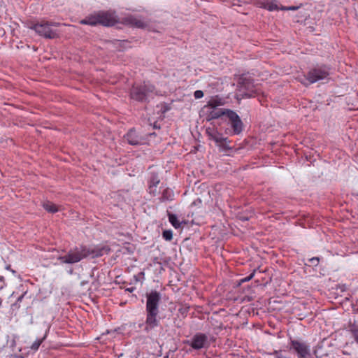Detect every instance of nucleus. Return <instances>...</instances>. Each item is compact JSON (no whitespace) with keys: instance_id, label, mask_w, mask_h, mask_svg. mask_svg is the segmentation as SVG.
<instances>
[{"instance_id":"obj_17","label":"nucleus","mask_w":358,"mask_h":358,"mask_svg":"<svg viewBox=\"0 0 358 358\" xmlns=\"http://www.w3.org/2000/svg\"><path fill=\"white\" fill-rule=\"evenodd\" d=\"M224 104L223 101L217 97L211 99L208 102L206 107L208 108H216L219 106H222Z\"/></svg>"},{"instance_id":"obj_5","label":"nucleus","mask_w":358,"mask_h":358,"mask_svg":"<svg viewBox=\"0 0 358 358\" xmlns=\"http://www.w3.org/2000/svg\"><path fill=\"white\" fill-rule=\"evenodd\" d=\"M329 76V69L325 66H317L307 73L306 80L309 84L315 83L319 80H324Z\"/></svg>"},{"instance_id":"obj_9","label":"nucleus","mask_w":358,"mask_h":358,"mask_svg":"<svg viewBox=\"0 0 358 358\" xmlns=\"http://www.w3.org/2000/svg\"><path fill=\"white\" fill-rule=\"evenodd\" d=\"M160 296L157 292H152L147 296V312H158V304Z\"/></svg>"},{"instance_id":"obj_32","label":"nucleus","mask_w":358,"mask_h":358,"mask_svg":"<svg viewBox=\"0 0 358 358\" xmlns=\"http://www.w3.org/2000/svg\"><path fill=\"white\" fill-rule=\"evenodd\" d=\"M278 9V6L277 5H274V4H271L268 6V10H277Z\"/></svg>"},{"instance_id":"obj_3","label":"nucleus","mask_w":358,"mask_h":358,"mask_svg":"<svg viewBox=\"0 0 358 358\" xmlns=\"http://www.w3.org/2000/svg\"><path fill=\"white\" fill-rule=\"evenodd\" d=\"M57 23L42 20L29 25L30 29L34 30L38 36L45 38H55L57 36V31L55 27Z\"/></svg>"},{"instance_id":"obj_6","label":"nucleus","mask_w":358,"mask_h":358,"mask_svg":"<svg viewBox=\"0 0 358 358\" xmlns=\"http://www.w3.org/2000/svg\"><path fill=\"white\" fill-rule=\"evenodd\" d=\"M229 120L233 134L238 135L243 131V124L238 116V115L234 110L230 109L227 110V115L225 116Z\"/></svg>"},{"instance_id":"obj_31","label":"nucleus","mask_w":358,"mask_h":358,"mask_svg":"<svg viewBox=\"0 0 358 358\" xmlns=\"http://www.w3.org/2000/svg\"><path fill=\"white\" fill-rule=\"evenodd\" d=\"M298 8V7H296V6H289V7H285V6H282L281 8V10H295Z\"/></svg>"},{"instance_id":"obj_35","label":"nucleus","mask_w":358,"mask_h":358,"mask_svg":"<svg viewBox=\"0 0 358 358\" xmlns=\"http://www.w3.org/2000/svg\"><path fill=\"white\" fill-rule=\"evenodd\" d=\"M354 338H355V341H356V342L357 343V344H358V334H357L356 336H354Z\"/></svg>"},{"instance_id":"obj_4","label":"nucleus","mask_w":358,"mask_h":358,"mask_svg":"<svg viewBox=\"0 0 358 358\" xmlns=\"http://www.w3.org/2000/svg\"><path fill=\"white\" fill-rule=\"evenodd\" d=\"M240 95L243 98L255 97L257 95V89L254 85V80L249 76L242 75L238 79Z\"/></svg>"},{"instance_id":"obj_12","label":"nucleus","mask_w":358,"mask_h":358,"mask_svg":"<svg viewBox=\"0 0 358 358\" xmlns=\"http://www.w3.org/2000/svg\"><path fill=\"white\" fill-rule=\"evenodd\" d=\"M123 23L138 28H143L145 27L146 23L141 18H138L134 16H129L123 20Z\"/></svg>"},{"instance_id":"obj_14","label":"nucleus","mask_w":358,"mask_h":358,"mask_svg":"<svg viewBox=\"0 0 358 358\" xmlns=\"http://www.w3.org/2000/svg\"><path fill=\"white\" fill-rule=\"evenodd\" d=\"M206 133L211 140H213L217 145L227 141V138L223 137L221 134L214 129H208Z\"/></svg>"},{"instance_id":"obj_20","label":"nucleus","mask_w":358,"mask_h":358,"mask_svg":"<svg viewBox=\"0 0 358 358\" xmlns=\"http://www.w3.org/2000/svg\"><path fill=\"white\" fill-rule=\"evenodd\" d=\"M173 196V191L169 189H166L163 192L162 199L169 200V199H172Z\"/></svg>"},{"instance_id":"obj_7","label":"nucleus","mask_w":358,"mask_h":358,"mask_svg":"<svg viewBox=\"0 0 358 358\" xmlns=\"http://www.w3.org/2000/svg\"><path fill=\"white\" fill-rule=\"evenodd\" d=\"M152 90L153 87L151 85L134 86L131 90L130 96L134 100L143 101L148 99L149 94L152 92Z\"/></svg>"},{"instance_id":"obj_11","label":"nucleus","mask_w":358,"mask_h":358,"mask_svg":"<svg viewBox=\"0 0 358 358\" xmlns=\"http://www.w3.org/2000/svg\"><path fill=\"white\" fill-rule=\"evenodd\" d=\"M125 138L127 142L134 145H143L145 143V141L143 138L139 136L135 130H130L126 135Z\"/></svg>"},{"instance_id":"obj_29","label":"nucleus","mask_w":358,"mask_h":358,"mask_svg":"<svg viewBox=\"0 0 358 358\" xmlns=\"http://www.w3.org/2000/svg\"><path fill=\"white\" fill-rule=\"evenodd\" d=\"M320 259L318 257H313L309 259V262L314 266H317L319 263Z\"/></svg>"},{"instance_id":"obj_33","label":"nucleus","mask_w":358,"mask_h":358,"mask_svg":"<svg viewBox=\"0 0 358 358\" xmlns=\"http://www.w3.org/2000/svg\"><path fill=\"white\" fill-rule=\"evenodd\" d=\"M239 220H241V221H248L249 220V217H247V216H245V215H240L239 216Z\"/></svg>"},{"instance_id":"obj_25","label":"nucleus","mask_w":358,"mask_h":358,"mask_svg":"<svg viewBox=\"0 0 358 358\" xmlns=\"http://www.w3.org/2000/svg\"><path fill=\"white\" fill-rule=\"evenodd\" d=\"M194 96L196 99H201L203 96V92L201 90H196L194 93Z\"/></svg>"},{"instance_id":"obj_22","label":"nucleus","mask_w":358,"mask_h":358,"mask_svg":"<svg viewBox=\"0 0 358 358\" xmlns=\"http://www.w3.org/2000/svg\"><path fill=\"white\" fill-rule=\"evenodd\" d=\"M162 236L166 241H171L173 238V232L171 230H164Z\"/></svg>"},{"instance_id":"obj_13","label":"nucleus","mask_w":358,"mask_h":358,"mask_svg":"<svg viewBox=\"0 0 358 358\" xmlns=\"http://www.w3.org/2000/svg\"><path fill=\"white\" fill-rule=\"evenodd\" d=\"M158 312H147V318L145 322V330L149 331L150 329L157 326L158 320L157 319Z\"/></svg>"},{"instance_id":"obj_19","label":"nucleus","mask_w":358,"mask_h":358,"mask_svg":"<svg viewBox=\"0 0 358 358\" xmlns=\"http://www.w3.org/2000/svg\"><path fill=\"white\" fill-rule=\"evenodd\" d=\"M169 222L172 224V225L176 229L179 227V222L178 220L177 217L175 215L169 214Z\"/></svg>"},{"instance_id":"obj_10","label":"nucleus","mask_w":358,"mask_h":358,"mask_svg":"<svg viewBox=\"0 0 358 358\" xmlns=\"http://www.w3.org/2000/svg\"><path fill=\"white\" fill-rule=\"evenodd\" d=\"M208 345V337L204 334H197L192 338V347L194 349L199 350L203 348H207Z\"/></svg>"},{"instance_id":"obj_8","label":"nucleus","mask_w":358,"mask_h":358,"mask_svg":"<svg viewBox=\"0 0 358 358\" xmlns=\"http://www.w3.org/2000/svg\"><path fill=\"white\" fill-rule=\"evenodd\" d=\"M291 345L292 348L295 350L299 358H313L309 346L305 343L292 340Z\"/></svg>"},{"instance_id":"obj_28","label":"nucleus","mask_w":358,"mask_h":358,"mask_svg":"<svg viewBox=\"0 0 358 358\" xmlns=\"http://www.w3.org/2000/svg\"><path fill=\"white\" fill-rule=\"evenodd\" d=\"M149 192L150 194L155 195L157 193V187H155L152 185H149Z\"/></svg>"},{"instance_id":"obj_26","label":"nucleus","mask_w":358,"mask_h":358,"mask_svg":"<svg viewBox=\"0 0 358 358\" xmlns=\"http://www.w3.org/2000/svg\"><path fill=\"white\" fill-rule=\"evenodd\" d=\"M255 273V270H254L253 272L252 273H250L248 277L241 279V282H248V281L250 280L254 277Z\"/></svg>"},{"instance_id":"obj_27","label":"nucleus","mask_w":358,"mask_h":358,"mask_svg":"<svg viewBox=\"0 0 358 358\" xmlns=\"http://www.w3.org/2000/svg\"><path fill=\"white\" fill-rule=\"evenodd\" d=\"M159 183V180L157 177H154L150 182V185H153L155 187H157V185Z\"/></svg>"},{"instance_id":"obj_15","label":"nucleus","mask_w":358,"mask_h":358,"mask_svg":"<svg viewBox=\"0 0 358 358\" xmlns=\"http://www.w3.org/2000/svg\"><path fill=\"white\" fill-rule=\"evenodd\" d=\"M211 110L208 112L207 120L217 119L222 116H226L227 110L224 108H210Z\"/></svg>"},{"instance_id":"obj_24","label":"nucleus","mask_w":358,"mask_h":358,"mask_svg":"<svg viewBox=\"0 0 358 358\" xmlns=\"http://www.w3.org/2000/svg\"><path fill=\"white\" fill-rule=\"evenodd\" d=\"M227 143H230L229 141H227L226 142H223L222 143H219L217 145L220 146V148H222L224 150H231L232 148L230 147Z\"/></svg>"},{"instance_id":"obj_16","label":"nucleus","mask_w":358,"mask_h":358,"mask_svg":"<svg viewBox=\"0 0 358 358\" xmlns=\"http://www.w3.org/2000/svg\"><path fill=\"white\" fill-rule=\"evenodd\" d=\"M43 207L48 211V212H50V213H56L57 211H59V208L58 207L54 204L53 203L50 202V201H45L43 203Z\"/></svg>"},{"instance_id":"obj_23","label":"nucleus","mask_w":358,"mask_h":358,"mask_svg":"<svg viewBox=\"0 0 358 358\" xmlns=\"http://www.w3.org/2000/svg\"><path fill=\"white\" fill-rule=\"evenodd\" d=\"M350 331L353 335V337L358 334V324L356 323L350 324Z\"/></svg>"},{"instance_id":"obj_21","label":"nucleus","mask_w":358,"mask_h":358,"mask_svg":"<svg viewBox=\"0 0 358 358\" xmlns=\"http://www.w3.org/2000/svg\"><path fill=\"white\" fill-rule=\"evenodd\" d=\"M44 339H45V337L41 339L36 340L31 345V349L33 350L34 351H36L39 348L41 344L43 343Z\"/></svg>"},{"instance_id":"obj_2","label":"nucleus","mask_w":358,"mask_h":358,"mask_svg":"<svg viewBox=\"0 0 358 358\" xmlns=\"http://www.w3.org/2000/svg\"><path fill=\"white\" fill-rule=\"evenodd\" d=\"M117 22L116 15L108 12H99L86 17L80 21L83 24L95 26L101 24L103 26H113Z\"/></svg>"},{"instance_id":"obj_34","label":"nucleus","mask_w":358,"mask_h":358,"mask_svg":"<svg viewBox=\"0 0 358 358\" xmlns=\"http://www.w3.org/2000/svg\"><path fill=\"white\" fill-rule=\"evenodd\" d=\"M201 200L199 198L195 201L193 202V204L196 205L197 203H200Z\"/></svg>"},{"instance_id":"obj_18","label":"nucleus","mask_w":358,"mask_h":358,"mask_svg":"<svg viewBox=\"0 0 358 358\" xmlns=\"http://www.w3.org/2000/svg\"><path fill=\"white\" fill-rule=\"evenodd\" d=\"M180 101H187V103L185 104V106L189 108L192 104L193 100L191 97V94H184L182 98H180Z\"/></svg>"},{"instance_id":"obj_30","label":"nucleus","mask_w":358,"mask_h":358,"mask_svg":"<svg viewBox=\"0 0 358 358\" xmlns=\"http://www.w3.org/2000/svg\"><path fill=\"white\" fill-rule=\"evenodd\" d=\"M273 355L275 356L276 358H286L285 356L282 355L281 351H274Z\"/></svg>"},{"instance_id":"obj_36","label":"nucleus","mask_w":358,"mask_h":358,"mask_svg":"<svg viewBox=\"0 0 358 358\" xmlns=\"http://www.w3.org/2000/svg\"><path fill=\"white\" fill-rule=\"evenodd\" d=\"M2 300L0 299V306H1Z\"/></svg>"},{"instance_id":"obj_1","label":"nucleus","mask_w":358,"mask_h":358,"mask_svg":"<svg viewBox=\"0 0 358 358\" xmlns=\"http://www.w3.org/2000/svg\"><path fill=\"white\" fill-rule=\"evenodd\" d=\"M103 248L98 246H80L69 251L64 256H59L58 260L61 264H75L88 257H96L103 255Z\"/></svg>"}]
</instances>
